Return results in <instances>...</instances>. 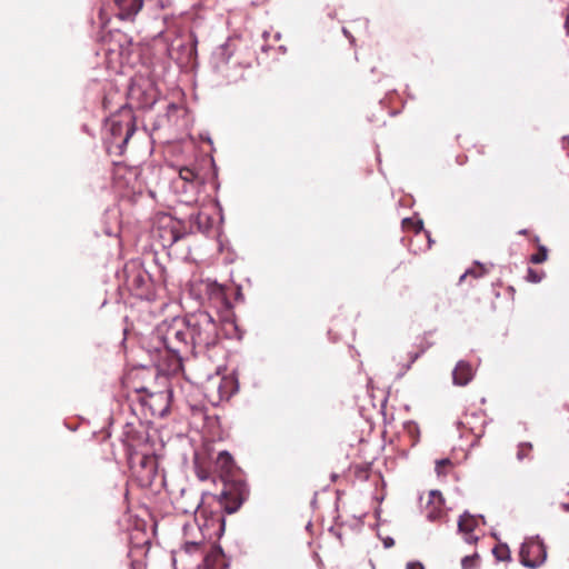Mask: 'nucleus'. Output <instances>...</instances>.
<instances>
[{"label": "nucleus", "instance_id": "1", "mask_svg": "<svg viewBox=\"0 0 569 569\" xmlns=\"http://www.w3.org/2000/svg\"><path fill=\"white\" fill-rule=\"evenodd\" d=\"M182 323L188 327L196 348L209 349L218 343V325L208 312L198 311L192 313Z\"/></svg>", "mask_w": 569, "mask_h": 569}, {"label": "nucleus", "instance_id": "2", "mask_svg": "<svg viewBox=\"0 0 569 569\" xmlns=\"http://www.w3.org/2000/svg\"><path fill=\"white\" fill-rule=\"evenodd\" d=\"M102 50L108 68L116 69L129 60L132 50L131 38L120 31H109L102 37Z\"/></svg>", "mask_w": 569, "mask_h": 569}, {"label": "nucleus", "instance_id": "3", "mask_svg": "<svg viewBox=\"0 0 569 569\" xmlns=\"http://www.w3.org/2000/svg\"><path fill=\"white\" fill-rule=\"evenodd\" d=\"M112 143L122 149L136 132V117L131 109H122L108 120Z\"/></svg>", "mask_w": 569, "mask_h": 569}, {"label": "nucleus", "instance_id": "4", "mask_svg": "<svg viewBox=\"0 0 569 569\" xmlns=\"http://www.w3.org/2000/svg\"><path fill=\"white\" fill-rule=\"evenodd\" d=\"M128 463L132 475L143 486H150L158 473V460L153 455H140L138 452H130Z\"/></svg>", "mask_w": 569, "mask_h": 569}, {"label": "nucleus", "instance_id": "5", "mask_svg": "<svg viewBox=\"0 0 569 569\" xmlns=\"http://www.w3.org/2000/svg\"><path fill=\"white\" fill-rule=\"evenodd\" d=\"M133 388L137 393L143 395L139 397V400L150 409L152 416L162 417L168 412L171 397L170 390L151 392L147 386H134Z\"/></svg>", "mask_w": 569, "mask_h": 569}, {"label": "nucleus", "instance_id": "6", "mask_svg": "<svg viewBox=\"0 0 569 569\" xmlns=\"http://www.w3.org/2000/svg\"><path fill=\"white\" fill-rule=\"evenodd\" d=\"M249 496L248 486L242 481H233L226 485L219 496V506L228 513L236 512Z\"/></svg>", "mask_w": 569, "mask_h": 569}, {"label": "nucleus", "instance_id": "7", "mask_svg": "<svg viewBox=\"0 0 569 569\" xmlns=\"http://www.w3.org/2000/svg\"><path fill=\"white\" fill-rule=\"evenodd\" d=\"M519 557L523 566L536 568L546 560V547L539 540H528L521 545Z\"/></svg>", "mask_w": 569, "mask_h": 569}, {"label": "nucleus", "instance_id": "8", "mask_svg": "<svg viewBox=\"0 0 569 569\" xmlns=\"http://www.w3.org/2000/svg\"><path fill=\"white\" fill-rule=\"evenodd\" d=\"M124 284L136 296L142 297L149 284L147 272L138 264L131 263L124 267Z\"/></svg>", "mask_w": 569, "mask_h": 569}, {"label": "nucleus", "instance_id": "9", "mask_svg": "<svg viewBox=\"0 0 569 569\" xmlns=\"http://www.w3.org/2000/svg\"><path fill=\"white\" fill-rule=\"evenodd\" d=\"M445 499L442 495L437 490H431L428 493V500L425 507L426 517L430 521H436L442 518L445 515L443 510Z\"/></svg>", "mask_w": 569, "mask_h": 569}, {"label": "nucleus", "instance_id": "10", "mask_svg": "<svg viewBox=\"0 0 569 569\" xmlns=\"http://www.w3.org/2000/svg\"><path fill=\"white\" fill-rule=\"evenodd\" d=\"M120 20L132 21L143 7V0H114Z\"/></svg>", "mask_w": 569, "mask_h": 569}, {"label": "nucleus", "instance_id": "11", "mask_svg": "<svg viewBox=\"0 0 569 569\" xmlns=\"http://www.w3.org/2000/svg\"><path fill=\"white\" fill-rule=\"evenodd\" d=\"M159 234H157L161 241L162 247L173 246L182 234L176 229V222L167 217L163 219L162 224L159 227Z\"/></svg>", "mask_w": 569, "mask_h": 569}, {"label": "nucleus", "instance_id": "12", "mask_svg": "<svg viewBox=\"0 0 569 569\" xmlns=\"http://www.w3.org/2000/svg\"><path fill=\"white\" fill-rule=\"evenodd\" d=\"M477 526L478 520L473 516L465 513L460 517L458 521V529L461 533L466 536L467 542L471 543L478 540V538L472 535Z\"/></svg>", "mask_w": 569, "mask_h": 569}, {"label": "nucleus", "instance_id": "13", "mask_svg": "<svg viewBox=\"0 0 569 569\" xmlns=\"http://www.w3.org/2000/svg\"><path fill=\"white\" fill-rule=\"evenodd\" d=\"M473 377V370L470 363L459 361L452 372L453 382L458 386L468 385Z\"/></svg>", "mask_w": 569, "mask_h": 569}, {"label": "nucleus", "instance_id": "14", "mask_svg": "<svg viewBox=\"0 0 569 569\" xmlns=\"http://www.w3.org/2000/svg\"><path fill=\"white\" fill-rule=\"evenodd\" d=\"M163 342L166 347L172 351H178L174 347V342L184 345L186 341V332L178 328L177 325H172L166 332L163 338Z\"/></svg>", "mask_w": 569, "mask_h": 569}, {"label": "nucleus", "instance_id": "15", "mask_svg": "<svg viewBox=\"0 0 569 569\" xmlns=\"http://www.w3.org/2000/svg\"><path fill=\"white\" fill-rule=\"evenodd\" d=\"M193 465L196 475L201 481H206L210 478V463L206 455L199 452L194 453Z\"/></svg>", "mask_w": 569, "mask_h": 569}, {"label": "nucleus", "instance_id": "16", "mask_svg": "<svg viewBox=\"0 0 569 569\" xmlns=\"http://www.w3.org/2000/svg\"><path fill=\"white\" fill-rule=\"evenodd\" d=\"M179 177L187 183H190L194 187L202 186L204 183V179L199 174V172L191 167H182L179 170Z\"/></svg>", "mask_w": 569, "mask_h": 569}, {"label": "nucleus", "instance_id": "17", "mask_svg": "<svg viewBox=\"0 0 569 569\" xmlns=\"http://www.w3.org/2000/svg\"><path fill=\"white\" fill-rule=\"evenodd\" d=\"M216 465L222 471L229 472L233 465L232 456L227 451L220 452L217 457Z\"/></svg>", "mask_w": 569, "mask_h": 569}, {"label": "nucleus", "instance_id": "18", "mask_svg": "<svg viewBox=\"0 0 569 569\" xmlns=\"http://www.w3.org/2000/svg\"><path fill=\"white\" fill-rule=\"evenodd\" d=\"M495 557L499 561H508L510 560V550L507 545L500 543L497 545L492 550Z\"/></svg>", "mask_w": 569, "mask_h": 569}, {"label": "nucleus", "instance_id": "19", "mask_svg": "<svg viewBox=\"0 0 569 569\" xmlns=\"http://www.w3.org/2000/svg\"><path fill=\"white\" fill-rule=\"evenodd\" d=\"M547 258H548V249L545 246L539 244L537 252L530 257V262H532L535 264H539V263L545 262L547 260Z\"/></svg>", "mask_w": 569, "mask_h": 569}, {"label": "nucleus", "instance_id": "20", "mask_svg": "<svg viewBox=\"0 0 569 569\" xmlns=\"http://www.w3.org/2000/svg\"><path fill=\"white\" fill-rule=\"evenodd\" d=\"M532 449H533V447L530 442H521L518 446V451H517L518 460L522 461L523 459L529 458L531 456Z\"/></svg>", "mask_w": 569, "mask_h": 569}, {"label": "nucleus", "instance_id": "21", "mask_svg": "<svg viewBox=\"0 0 569 569\" xmlns=\"http://www.w3.org/2000/svg\"><path fill=\"white\" fill-rule=\"evenodd\" d=\"M478 560L479 556L477 553L472 556H466L461 561V566L463 569H473L477 566Z\"/></svg>", "mask_w": 569, "mask_h": 569}, {"label": "nucleus", "instance_id": "22", "mask_svg": "<svg viewBox=\"0 0 569 569\" xmlns=\"http://www.w3.org/2000/svg\"><path fill=\"white\" fill-rule=\"evenodd\" d=\"M402 227L405 229H415L416 232H419L420 229L422 228V222L421 221H415L411 218H406V219L402 220Z\"/></svg>", "mask_w": 569, "mask_h": 569}, {"label": "nucleus", "instance_id": "23", "mask_svg": "<svg viewBox=\"0 0 569 569\" xmlns=\"http://www.w3.org/2000/svg\"><path fill=\"white\" fill-rule=\"evenodd\" d=\"M201 545H202V541H186L183 543V549L186 550V552L190 553V552L199 550Z\"/></svg>", "mask_w": 569, "mask_h": 569}, {"label": "nucleus", "instance_id": "24", "mask_svg": "<svg viewBox=\"0 0 569 569\" xmlns=\"http://www.w3.org/2000/svg\"><path fill=\"white\" fill-rule=\"evenodd\" d=\"M425 352V348H420L419 350L417 351H411L408 353V357H409V361H408V365L406 366V369H409L410 366L420 357L421 353Z\"/></svg>", "mask_w": 569, "mask_h": 569}, {"label": "nucleus", "instance_id": "25", "mask_svg": "<svg viewBox=\"0 0 569 569\" xmlns=\"http://www.w3.org/2000/svg\"><path fill=\"white\" fill-rule=\"evenodd\" d=\"M542 278V274L537 272L533 269L528 270L527 280L530 282H539Z\"/></svg>", "mask_w": 569, "mask_h": 569}, {"label": "nucleus", "instance_id": "26", "mask_svg": "<svg viewBox=\"0 0 569 569\" xmlns=\"http://www.w3.org/2000/svg\"><path fill=\"white\" fill-rule=\"evenodd\" d=\"M407 569H425V566L419 561H411L407 563Z\"/></svg>", "mask_w": 569, "mask_h": 569}, {"label": "nucleus", "instance_id": "27", "mask_svg": "<svg viewBox=\"0 0 569 569\" xmlns=\"http://www.w3.org/2000/svg\"><path fill=\"white\" fill-rule=\"evenodd\" d=\"M99 17L103 24L109 22V17L107 16L104 9H100Z\"/></svg>", "mask_w": 569, "mask_h": 569}, {"label": "nucleus", "instance_id": "28", "mask_svg": "<svg viewBox=\"0 0 569 569\" xmlns=\"http://www.w3.org/2000/svg\"><path fill=\"white\" fill-rule=\"evenodd\" d=\"M445 466H451V461L449 459H443V460L438 461V463H437L438 472H440V467H445Z\"/></svg>", "mask_w": 569, "mask_h": 569}, {"label": "nucleus", "instance_id": "29", "mask_svg": "<svg viewBox=\"0 0 569 569\" xmlns=\"http://www.w3.org/2000/svg\"><path fill=\"white\" fill-rule=\"evenodd\" d=\"M565 28L567 30V33L569 34V8L567 9V13H566Z\"/></svg>", "mask_w": 569, "mask_h": 569}, {"label": "nucleus", "instance_id": "30", "mask_svg": "<svg viewBox=\"0 0 569 569\" xmlns=\"http://www.w3.org/2000/svg\"><path fill=\"white\" fill-rule=\"evenodd\" d=\"M468 274H469V271H467L465 274H462L460 280H463Z\"/></svg>", "mask_w": 569, "mask_h": 569}, {"label": "nucleus", "instance_id": "31", "mask_svg": "<svg viewBox=\"0 0 569 569\" xmlns=\"http://www.w3.org/2000/svg\"><path fill=\"white\" fill-rule=\"evenodd\" d=\"M519 233L520 234H527V230H520Z\"/></svg>", "mask_w": 569, "mask_h": 569}, {"label": "nucleus", "instance_id": "32", "mask_svg": "<svg viewBox=\"0 0 569 569\" xmlns=\"http://www.w3.org/2000/svg\"><path fill=\"white\" fill-rule=\"evenodd\" d=\"M140 373L144 376L147 373V371L143 370ZM148 373H150V372L148 371Z\"/></svg>", "mask_w": 569, "mask_h": 569}]
</instances>
